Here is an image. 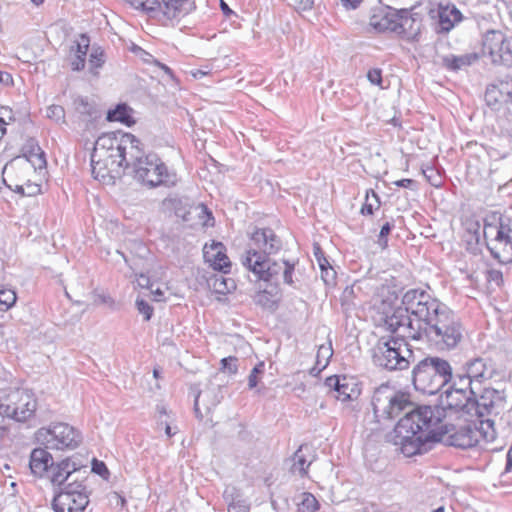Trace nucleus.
I'll return each instance as SVG.
<instances>
[{
	"label": "nucleus",
	"mask_w": 512,
	"mask_h": 512,
	"mask_svg": "<svg viewBox=\"0 0 512 512\" xmlns=\"http://www.w3.org/2000/svg\"><path fill=\"white\" fill-rule=\"evenodd\" d=\"M92 174L103 180L120 177L125 170L139 184L152 189L171 188L178 183L175 171L170 170L155 153H146L133 134L122 131L102 134L91 153Z\"/></svg>",
	"instance_id": "f257e3e1"
},
{
	"label": "nucleus",
	"mask_w": 512,
	"mask_h": 512,
	"mask_svg": "<svg viewBox=\"0 0 512 512\" xmlns=\"http://www.w3.org/2000/svg\"><path fill=\"white\" fill-rule=\"evenodd\" d=\"M403 454L412 457L427 451L428 443L443 442L460 449H470L483 439L492 442L496 438L494 421L490 418L451 426L442 424L441 412L435 407L424 406L406 417L396 431Z\"/></svg>",
	"instance_id": "f03ea898"
},
{
	"label": "nucleus",
	"mask_w": 512,
	"mask_h": 512,
	"mask_svg": "<svg viewBox=\"0 0 512 512\" xmlns=\"http://www.w3.org/2000/svg\"><path fill=\"white\" fill-rule=\"evenodd\" d=\"M282 243L271 228H257L251 235V246L241 258L242 265L258 280L277 285L282 278L292 285L294 265L287 261H271L269 255L281 249Z\"/></svg>",
	"instance_id": "7ed1b4c3"
},
{
	"label": "nucleus",
	"mask_w": 512,
	"mask_h": 512,
	"mask_svg": "<svg viewBox=\"0 0 512 512\" xmlns=\"http://www.w3.org/2000/svg\"><path fill=\"white\" fill-rule=\"evenodd\" d=\"M427 301L425 311L418 314L423 317L421 326L413 330V334L418 335V340L425 339L437 351L449 352L456 349L464 338L465 330L461 321L438 299L429 296Z\"/></svg>",
	"instance_id": "20e7f679"
},
{
	"label": "nucleus",
	"mask_w": 512,
	"mask_h": 512,
	"mask_svg": "<svg viewBox=\"0 0 512 512\" xmlns=\"http://www.w3.org/2000/svg\"><path fill=\"white\" fill-rule=\"evenodd\" d=\"M371 405L373 409V415L375 422L381 423L382 421H389L405 413V415L396 424L393 433L390 435V441L395 446H399L403 453V445L398 443V433L396 432L399 424L408 416L414 412H418L424 406L415 407L414 403L410 400V396L407 393L398 391L389 385H381L375 389Z\"/></svg>",
	"instance_id": "39448f33"
},
{
	"label": "nucleus",
	"mask_w": 512,
	"mask_h": 512,
	"mask_svg": "<svg viewBox=\"0 0 512 512\" xmlns=\"http://www.w3.org/2000/svg\"><path fill=\"white\" fill-rule=\"evenodd\" d=\"M429 296L425 291L415 289L407 291L402 297L401 306L393 309L391 314L385 315L382 319L386 329L392 333L401 331V338L418 340V335H414L413 330L416 331L417 327L421 326L423 317L418 314L422 311L421 307H426Z\"/></svg>",
	"instance_id": "423d86ee"
},
{
	"label": "nucleus",
	"mask_w": 512,
	"mask_h": 512,
	"mask_svg": "<svg viewBox=\"0 0 512 512\" xmlns=\"http://www.w3.org/2000/svg\"><path fill=\"white\" fill-rule=\"evenodd\" d=\"M453 379L450 362L439 356H427L412 369V383L417 391L434 395Z\"/></svg>",
	"instance_id": "0eeeda50"
},
{
	"label": "nucleus",
	"mask_w": 512,
	"mask_h": 512,
	"mask_svg": "<svg viewBox=\"0 0 512 512\" xmlns=\"http://www.w3.org/2000/svg\"><path fill=\"white\" fill-rule=\"evenodd\" d=\"M373 363L387 371L408 369L414 353L404 338L382 337L373 349Z\"/></svg>",
	"instance_id": "6e6552de"
},
{
	"label": "nucleus",
	"mask_w": 512,
	"mask_h": 512,
	"mask_svg": "<svg viewBox=\"0 0 512 512\" xmlns=\"http://www.w3.org/2000/svg\"><path fill=\"white\" fill-rule=\"evenodd\" d=\"M484 237L492 257L499 263H512V220L499 219L498 225L484 224Z\"/></svg>",
	"instance_id": "1a4fd4ad"
},
{
	"label": "nucleus",
	"mask_w": 512,
	"mask_h": 512,
	"mask_svg": "<svg viewBox=\"0 0 512 512\" xmlns=\"http://www.w3.org/2000/svg\"><path fill=\"white\" fill-rule=\"evenodd\" d=\"M36 407L37 401L30 391L16 389L0 402V425L5 417L16 422H25L34 415Z\"/></svg>",
	"instance_id": "9d476101"
},
{
	"label": "nucleus",
	"mask_w": 512,
	"mask_h": 512,
	"mask_svg": "<svg viewBox=\"0 0 512 512\" xmlns=\"http://www.w3.org/2000/svg\"><path fill=\"white\" fill-rule=\"evenodd\" d=\"M37 441L46 449H75L82 441L81 434L67 423H53L36 432Z\"/></svg>",
	"instance_id": "9b49d317"
},
{
	"label": "nucleus",
	"mask_w": 512,
	"mask_h": 512,
	"mask_svg": "<svg viewBox=\"0 0 512 512\" xmlns=\"http://www.w3.org/2000/svg\"><path fill=\"white\" fill-rule=\"evenodd\" d=\"M89 494L84 482L75 478L55 495L52 501L53 510L55 512H83L89 504Z\"/></svg>",
	"instance_id": "f8f14e48"
},
{
	"label": "nucleus",
	"mask_w": 512,
	"mask_h": 512,
	"mask_svg": "<svg viewBox=\"0 0 512 512\" xmlns=\"http://www.w3.org/2000/svg\"><path fill=\"white\" fill-rule=\"evenodd\" d=\"M484 99L490 113L500 122H512V81L489 85Z\"/></svg>",
	"instance_id": "ddd939ff"
},
{
	"label": "nucleus",
	"mask_w": 512,
	"mask_h": 512,
	"mask_svg": "<svg viewBox=\"0 0 512 512\" xmlns=\"http://www.w3.org/2000/svg\"><path fill=\"white\" fill-rule=\"evenodd\" d=\"M482 55L494 65H512V37L501 31H487L482 39Z\"/></svg>",
	"instance_id": "4468645a"
},
{
	"label": "nucleus",
	"mask_w": 512,
	"mask_h": 512,
	"mask_svg": "<svg viewBox=\"0 0 512 512\" xmlns=\"http://www.w3.org/2000/svg\"><path fill=\"white\" fill-rule=\"evenodd\" d=\"M22 152V156L16 158L4 167L3 173L11 171L16 167L20 170H29L32 168L34 171L42 170L46 167L45 153L33 138L26 141Z\"/></svg>",
	"instance_id": "2eb2a0df"
},
{
	"label": "nucleus",
	"mask_w": 512,
	"mask_h": 512,
	"mask_svg": "<svg viewBox=\"0 0 512 512\" xmlns=\"http://www.w3.org/2000/svg\"><path fill=\"white\" fill-rule=\"evenodd\" d=\"M505 394L494 388H484L479 397L473 396L472 416L479 419L489 415H499L504 408Z\"/></svg>",
	"instance_id": "dca6fc26"
},
{
	"label": "nucleus",
	"mask_w": 512,
	"mask_h": 512,
	"mask_svg": "<svg viewBox=\"0 0 512 512\" xmlns=\"http://www.w3.org/2000/svg\"><path fill=\"white\" fill-rule=\"evenodd\" d=\"M462 369L468 374L473 383H485L501 376L496 363L488 357L469 359L464 363Z\"/></svg>",
	"instance_id": "f3484780"
},
{
	"label": "nucleus",
	"mask_w": 512,
	"mask_h": 512,
	"mask_svg": "<svg viewBox=\"0 0 512 512\" xmlns=\"http://www.w3.org/2000/svg\"><path fill=\"white\" fill-rule=\"evenodd\" d=\"M225 246L221 242H212L205 244L203 248V257L214 270L228 273L231 268V262L225 253Z\"/></svg>",
	"instance_id": "a211bd4d"
},
{
	"label": "nucleus",
	"mask_w": 512,
	"mask_h": 512,
	"mask_svg": "<svg viewBox=\"0 0 512 512\" xmlns=\"http://www.w3.org/2000/svg\"><path fill=\"white\" fill-rule=\"evenodd\" d=\"M421 19L407 9H401L395 33L408 41L415 40L421 31Z\"/></svg>",
	"instance_id": "6ab92c4d"
},
{
	"label": "nucleus",
	"mask_w": 512,
	"mask_h": 512,
	"mask_svg": "<svg viewBox=\"0 0 512 512\" xmlns=\"http://www.w3.org/2000/svg\"><path fill=\"white\" fill-rule=\"evenodd\" d=\"M195 9L193 0H159L158 13L167 20L180 19Z\"/></svg>",
	"instance_id": "aec40b11"
},
{
	"label": "nucleus",
	"mask_w": 512,
	"mask_h": 512,
	"mask_svg": "<svg viewBox=\"0 0 512 512\" xmlns=\"http://www.w3.org/2000/svg\"><path fill=\"white\" fill-rule=\"evenodd\" d=\"M444 394L443 402L448 409L463 411L472 416L473 394L467 393L461 388L446 389Z\"/></svg>",
	"instance_id": "412c9836"
},
{
	"label": "nucleus",
	"mask_w": 512,
	"mask_h": 512,
	"mask_svg": "<svg viewBox=\"0 0 512 512\" xmlns=\"http://www.w3.org/2000/svg\"><path fill=\"white\" fill-rule=\"evenodd\" d=\"M399 14L400 10H396L391 7L380 9L371 16L370 25L380 32L390 31L395 33L397 30Z\"/></svg>",
	"instance_id": "4be33fe9"
},
{
	"label": "nucleus",
	"mask_w": 512,
	"mask_h": 512,
	"mask_svg": "<svg viewBox=\"0 0 512 512\" xmlns=\"http://www.w3.org/2000/svg\"><path fill=\"white\" fill-rule=\"evenodd\" d=\"M45 448H35L31 451L29 468L31 473L37 477H44L53 466V457Z\"/></svg>",
	"instance_id": "5701e85b"
},
{
	"label": "nucleus",
	"mask_w": 512,
	"mask_h": 512,
	"mask_svg": "<svg viewBox=\"0 0 512 512\" xmlns=\"http://www.w3.org/2000/svg\"><path fill=\"white\" fill-rule=\"evenodd\" d=\"M478 58L477 53H465L462 55L448 54L441 58V64L447 70L457 72L471 66Z\"/></svg>",
	"instance_id": "b1692460"
},
{
	"label": "nucleus",
	"mask_w": 512,
	"mask_h": 512,
	"mask_svg": "<svg viewBox=\"0 0 512 512\" xmlns=\"http://www.w3.org/2000/svg\"><path fill=\"white\" fill-rule=\"evenodd\" d=\"M163 204L165 207L174 211L175 215L183 221L190 220L191 209H194L187 197H179L177 195L168 196L164 199Z\"/></svg>",
	"instance_id": "393cba45"
},
{
	"label": "nucleus",
	"mask_w": 512,
	"mask_h": 512,
	"mask_svg": "<svg viewBox=\"0 0 512 512\" xmlns=\"http://www.w3.org/2000/svg\"><path fill=\"white\" fill-rule=\"evenodd\" d=\"M223 497L228 504V512H249V504L234 486H227Z\"/></svg>",
	"instance_id": "a878e982"
},
{
	"label": "nucleus",
	"mask_w": 512,
	"mask_h": 512,
	"mask_svg": "<svg viewBox=\"0 0 512 512\" xmlns=\"http://www.w3.org/2000/svg\"><path fill=\"white\" fill-rule=\"evenodd\" d=\"M325 385L337 392L336 398L343 402L352 400L353 395L355 394L354 389L349 387L345 377L342 379L336 375L327 377L325 380Z\"/></svg>",
	"instance_id": "bb28decb"
},
{
	"label": "nucleus",
	"mask_w": 512,
	"mask_h": 512,
	"mask_svg": "<svg viewBox=\"0 0 512 512\" xmlns=\"http://www.w3.org/2000/svg\"><path fill=\"white\" fill-rule=\"evenodd\" d=\"M69 465L68 460H62L56 464L53 463L48 474L50 481L54 486L63 488L66 485V481L72 476L69 471Z\"/></svg>",
	"instance_id": "cd10ccee"
},
{
	"label": "nucleus",
	"mask_w": 512,
	"mask_h": 512,
	"mask_svg": "<svg viewBox=\"0 0 512 512\" xmlns=\"http://www.w3.org/2000/svg\"><path fill=\"white\" fill-rule=\"evenodd\" d=\"M73 107L84 121L97 117V110L95 109V106L90 103L86 97H75L73 100Z\"/></svg>",
	"instance_id": "c85d7f7f"
},
{
	"label": "nucleus",
	"mask_w": 512,
	"mask_h": 512,
	"mask_svg": "<svg viewBox=\"0 0 512 512\" xmlns=\"http://www.w3.org/2000/svg\"><path fill=\"white\" fill-rule=\"evenodd\" d=\"M200 401L203 402V404L207 410H210L211 408L215 407L220 402V398H218L216 395H214L213 391L210 389H205L203 391H200L197 394V396L195 398V402H194V410H195L196 416L201 419V418H203V415L201 414L200 408H199Z\"/></svg>",
	"instance_id": "c756f323"
},
{
	"label": "nucleus",
	"mask_w": 512,
	"mask_h": 512,
	"mask_svg": "<svg viewBox=\"0 0 512 512\" xmlns=\"http://www.w3.org/2000/svg\"><path fill=\"white\" fill-rule=\"evenodd\" d=\"M107 120L118 121L128 126L134 123L131 116V108L126 104H118L115 109L109 110L107 113Z\"/></svg>",
	"instance_id": "7c9ffc66"
},
{
	"label": "nucleus",
	"mask_w": 512,
	"mask_h": 512,
	"mask_svg": "<svg viewBox=\"0 0 512 512\" xmlns=\"http://www.w3.org/2000/svg\"><path fill=\"white\" fill-rule=\"evenodd\" d=\"M209 286L215 293L222 295L230 293L236 287L234 280L222 275H215L213 278H210Z\"/></svg>",
	"instance_id": "2f4dec72"
},
{
	"label": "nucleus",
	"mask_w": 512,
	"mask_h": 512,
	"mask_svg": "<svg viewBox=\"0 0 512 512\" xmlns=\"http://www.w3.org/2000/svg\"><path fill=\"white\" fill-rule=\"evenodd\" d=\"M472 385L473 381L470 379L468 374L465 371H463V373H456L455 375H453V379L449 383V387L447 389L454 390V388H461L467 393L477 395V392Z\"/></svg>",
	"instance_id": "473e14b6"
},
{
	"label": "nucleus",
	"mask_w": 512,
	"mask_h": 512,
	"mask_svg": "<svg viewBox=\"0 0 512 512\" xmlns=\"http://www.w3.org/2000/svg\"><path fill=\"white\" fill-rule=\"evenodd\" d=\"M292 461L291 471L299 474L301 477L305 476L311 462L307 461L302 446L294 453Z\"/></svg>",
	"instance_id": "72a5a7b5"
},
{
	"label": "nucleus",
	"mask_w": 512,
	"mask_h": 512,
	"mask_svg": "<svg viewBox=\"0 0 512 512\" xmlns=\"http://www.w3.org/2000/svg\"><path fill=\"white\" fill-rule=\"evenodd\" d=\"M379 208L380 198L378 194L373 189L367 190L365 195V203L362 205L360 213L362 215H372L374 210Z\"/></svg>",
	"instance_id": "f704fd0d"
},
{
	"label": "nucleus",
	"mask_w": 512,
	"mask_h": 512,
	"mask_svg": "<svg viewBox=\"0 0 512 512\" xmlns=\"http://www.w3.org/2000/svg\"><path fill=\"white\" fill-rule=\"evenodd\" d=\"M301 502L298 503V512H317L319 503L311 493H302Z\"/></svg>",
	"instance_id": "c9c22d12"
},
{
	"label": "nucleus",
	"mask_w": 512,
	"mask_h": 512,
	"mask_svg": "<svg viewBox=\"0 0 512 512\" xmlns=\"http://www.w3.org/2000/svg\"><path fill=\"white\" fill-rule=\"evenodd\" d=\"M14 191L21 194L22 196H35L41 192V186L27 180L25 184L15 185Z\"/></svg>",
	"instance_id": "e433bc0d"
},
{
	"label": "nucleus",
	"mask_w": 512,
	"mask_h": 512,
	"mask_svg": "<svg viewBox=\"0 0 512 512\" xmlns=\"http://www.w3.org/2000/svg\"><path fill=\"white\" fill-rule=\"evenodd\" d=\"M16 293L12 289L0 290V310L6 311L16 302Z\"/></svg>",
	"instance_id": "4c0bfd02"
},
{
	"label": "nucleus",
	"mask_w": 512,
	"mask_h": 512,
	"mask_svg": "<svg viewBox=\"0 0 512 512\" xmlns=\"http://www.w3.org/2000/svg\"><path fill=\"white\" fill-rule=\"evenodd\" d=\"M136 9L158 13L159 0H126Z\"/></svg>",
	"instance_id": "58836bf2"
},
{
	"label": "nucleus",
	"mask_w": 512,
	"mask_h": 512,
	"mask_svg": "<svg viewBox=\"0 0 512 512\" xmlns=\"http://www.w3.org/2000/svg\"><path fill=\"white\" fill-rule=\"evenodd\" d=\"M104 53L100 49H94L90 54L89 64L90 71L94 75H98L97 69L101 68L104 64Z\"/></svg>",
	"instance_id": "ea45409f"
},
{
	"label": "nucleus",
	"mask_w": 512,
	"mask_h": 512,
	"mask_svg": "<svg viewBox=\"0 0 512 512\" xmlns=\"http://www.w3.org/2000/svg\"><path fill=\"white\" fill-rule=\"evenodd\" d=\"M264 362H259L255 367L251 370L248 376V388L254 389L259 383L261 376L264 374Z\"/></svg>",
	"instance_id": "a19ab883"
},
{
	"label": "nucleus",
	"mask_w": 512,
	"mask_h": 512,
	"mask_svg": "<svg viewBox=\"0 0 512 512\" xmlns=\"http://www.w3.org/2000/svg\"><path fill=\"white\" fill-rule=\"evenodd\" d=\"M254 301L257 305L266 308V309H274L276 306V302L271 298V295L267 291L258 292Z\"/></svg>",
	"instance_id": "79ce46f5"
},
{
	"label": "nucleus",
	"mask_w": 512,
	"mask_h": 512,
	"mask_svg": "<svg viewBox=\"0 0 512 512\" xmlns=\"http://www.w3.org/2000/svg\"><path fill=\"white\" fill-rule=\"evenodd\" d=\"M46 115L55 122H65V110L60 105H51L47 108Z\"/></svg>",
	"instance_id": "37998d69"
},
{
	"label": "nucleus",
	"mask_w": 512,
	"mask_h": 512,
	"mask_svg": "<svg viewBox=\"0 0 512 512\" xmlns=\"http://www.w3.org/2000/svg\"><path fill=\"white\" fill-rule=\"evenodd\" d=\"M393 228H394L393 222H386L382 225L379 235H378V241H377L381 248L387 247V243H388L387 237Z\"/></svg>",
	"instance_id": "c03bdc74"
},
{
	"label": "nucleus",
	"mask_w": 512,
	"mask_h": 512,
	"mask_svg": "<svg viewBox=\"0 0 512 512\" xmlns=\"http://www.w3.org/2000/svg\"><path fill=\"white\" fill-rule=\"evenodd\" d=\"M136 307L140 314H143L144 320L149 321L153 314V307L144 299H136Z\"/></svg>",
	"instance_id": "a18cd8bd"
},
{
	"label": "nucleus",
	"mask_w": 512,
	"mask_h": 512,
	"mask_svg": "<svg viewBox=\"0 0 512 512\" xmlns=\"http://www.w3.org/2000/svg\"><path fill=\"white\" fill-rule=\"evenodd\" d=\"M90 44V39L86 34H81L79 40L76 43V55L82 56L86 58L88 48Z\"/></svg>",
	"instance_id": "49530a36"
},
{
	"label": "nucleus",
	"mask_w": 512,
	"mask_h": 512,
	"mask_svg": "<svg viewBox=\"0 0 512 512\" xmlns=\"http://www.w3.org/2000/svg\"><path fill=\"white\" fill-rule=\"evenodd\" d=\"M238 359L236 357H226L221 360V370L222 371H228L230 374H236L238 367H237Z\"/></svg>",
	"instance_id": "de8ad7c7"
},
{
	"label": "nucleus",
	"mask_w": 512,
	"mask_h": 512,
	"mask_svg": "<svg viewBox=\"0 0 512 512\" xmlns=\"http://www.w3.org/2000/svg\"><path fill=\"white\" fill-rule=\"evenodd\" d=\"M91 471L104 479H107L109 476V470L106 464L103 461H99L96 458L92 460V468Z\"/></svg>",
	"instance_id": "09e8293b"
},
{
	"label": "nucleus",
	"mask_w": 512,
	"mask_h": 512,
	"mask_svg": "<svg viewBox=\"0 0 512 512\" xmlns=\"http://www.w3.org/2000/svg\"><path fill=\"white\" fill-rule=\"evenodd\" d=\"M333 351L330 347L321 346L317 352V364L325 367L328 359L332 356Z\"/></svg>",
	"instance_id": "8fccbe9b"
},
{
	"label": "nucleus",
	"mask_w": 512,
	"mask_h": 512,
	"mask_svg": "<svg viewBox=\"0 0 512 512\" xmlns=\"http://www.w3.org/2000/svg\"><path fill=\"white\" fill-rule=\"evenodd\" d=\"M486 279L488 282L495 283L497 286H500L503 282V275L500 270L489 269L486 272Z\"/></svg>",
	"instance_id": "3c124183"
},
{
	"label": "nucleus",
	"mask_w": 512,
	"mask_h": 512,
	"mask_svg": "<svg viewBox=\"0 0 512 512\" xmlns=\"http://www.w3.org/2000/svg\"><path fill=\"white\" fill-rule=\"evenodd\" d=\"M368 81L373 85L382 86V71L379 68L370 69L367 73Z\"/></svg>",
	"instance_id": "603ef678"
},
{
	"label": "nucleus",
	"mask_w": 512,
	"mask_h": 512,
	"mask_svg": "<svg viewBox=\"0 0 512 512\" xmlns=\"http://www.w3.org/2000/svg\"><path fill=\"white\" fill-rule=\"evenodd\" d=\"M321 277L327 285H333L335 283L336 272L332 266L328 265L327 268H323L321 271Z\"/></svg>",
	"instance_id": "864d4df0"
},
{
	"label": "nucleus",
	"mask_w": 512,
	"mask_h": 512,
	"mask_svg": "<svg viewBox=\"0 0 512 512\" xmlns=\"http://www.w3.org/2000/svg\"><path fill=\"white\" fill-rule=\"evenodd\" d=\"M394 184L398 187H403V188H409V189H416L417 187V183L415 180L413 179H401V180H397L394 182Z\"/></svg>",
	"instance_id": "5fc2aeb1"
},
{
	"label": "nucleus",
	"mask_w": 512,
	"mask_h": 512,
	"mask_svg": "<svg viewBox=\"0 0 512 512\" xmlns=\"http://www.w3.org/2000/svg\"><path fill=\"white\" fill-rule=\"evenodd\" d=\"M72 69L74 71H80L85 67V58L79 55H75V58L71 62Z\"/></svg>",
	"instance_id": "6e6d98bb"
},
{
	"label": "nucleus",
	"mask_w": 512,
	"mask_h": 512,
	"mask_svg": "<svg viewBox=\"0 0 512 512\" xmlns=\"http://www.w3.org/2000/svg\"><path fill=\"white\" fill-rule=\"evenodd\" d=\"M439 23L442 30L449 31L453 27V23L447 16H444L443 12L439 13Z\"/></svg>",
	"instance_id": "4d7b16f0"
},
{
	"label": "nucleus",
	"mask_w": 512,
	"mask_h": 512,
	"mask_svg": "<svg viewBox=\"0 0 512 512\" xmlns=\"http://www.w3.org/2000/svg\"><path fill=\"white\" fill-rule=\"evenodd\" d=\"M136 283L141 288H149V289L152 288V285L150 283V278L142 273L138 275V277L136 279Z\"/></svg>",
	"instance_id": "13d9d810"
},
{
	"label": "nucleus",
	"mask_w": 512,
	"mask_h": 512,
	"mask_svg": "<svg viewBox=\"0 0 512 512\" xmlns=\"http://www.w3.org/2000/svg\"><path fill=\"white\" fill-rule=\"evenodd\" d=\"M340 2H341V5L346 10H354L360 5L362 0H340Z\"/></svg>",
	"instance_id": "bf43d9fd"
},
{
	"label": "nucleus",
	"mask_w": 512,
	"mask_h": 512,
	"mask_svg": "<svg viewBox=\"0 0 512 512\" xmlns=\"http://www.w3.org/2000/svg\"><path fill=\"white\" fill-rule=\"evenodd\" d=\"M65 460H68L69 462V471L70 473L73 475L74 473H77V472H80L81 468L83 467V465L80 463V462H77L75 459L73 458H66Z\"/></svg>",
	"instance_id": "052dcab7"
},
{
	"label": "nucleus",
	"mask_w": 512,
	"mask_h": 512,
	"mask_svg": "<svg viewBox=\"0 0 512 512\" xmlns=\"http://www.w3.org/2000/svg\"><path fill=\"white\" fill-rule=\"evenodd\" d=\"M298 7L302 10H309L313 7L314 0H297Z\"/></svg>",
	"instance_id": "680f3d73"
},
{
	"label": "nucleus",
	"mask_w": 512,
	"mask_h": 512,
	"mask_svg": "<svg viewBox=\"0 0 512 512\" xmlns=\"http://www.w3.org/2000/svg\"><path fill=\"white\" fill-rule=\"evenodd\" d=\"M512 471V446L509 448L506 454V465H505V473Z\"/></svg>",
	"instance_id": "e2e57ef3"
},
{
	"label": "nucleus",
	"mask_w": 512,
	"mask_h": 512,
	"mask_svg": "<svg viewBox=\"0 0 512 512\" xmlns=\"http://www.w3.org/2000/svg\"><path fill=\"white\" fill-rule=\"evenodd\" d=\"M424 176L426 177V179L433 185V186H438L439 183L433 181V173H434V169L433 168H428L426 170H422Z\"/></svg>",
	"instance_id": "0e129e2a"
},
{
	"label": "nucleus",
	"mask_w": 512,
	"mask_h": 512,
	"mask_svg": "<svg viewBox=\"0 0 512 512\" xmlns=\"http://www.w3.org/2000/svg\"><path fill=\"white\" fill-rule=\"evenodd\" d=\"M151 294L153 295V300L154 301H161L162 300L163 292L159 288H157L155 290L151 289Z\"/></svg>",
	"instance_id": "69168bd1"
},
{
	"label": "nucleus",
	"mask_w": 512,
	"mask_h": 512,
	"mask_svg": "<svg viewBox=\"0 0 512 512\" xmlns=\"http://www.w3.org/2000/svg\"><path fill=\"white\" fill-rule=\"evenodd\" d=\"M317 261L321 271L323 270V268H327L328 265H330L328 260L324 256L318 257Z\"/></svg>",
	"instance_id": "338daca9"
},
{
	"label": "nucleus",
	"mask_w": 512,
	"mask_h": 512,
	"mask_svg": "<svg viewBox=\"0 0 512 512\" xmlns=\"http://www.w3.org/2000/svg\"><path fill=\"white\" fill-rule=\"evenodd\" d=\"M156 64L169 76H172V70L165 64L156 62Z\"/></svg>",
	"instance_id": "774afa93"
}]
</instances>
